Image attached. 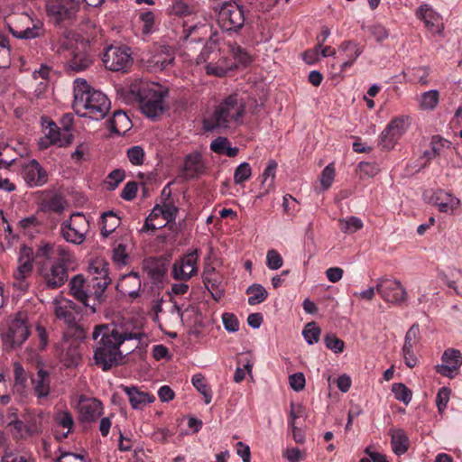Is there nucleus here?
I'll return each instance as SVG.
<instances>
[{
  "label": "nucleus",
  "mask_w": 462,
  "mask_h": 462,
  "mask_svg": "<svg viewBox=\"0 0 462 462\" xmlns=\"http://www.w3.org/2000/svg\"><path fill=\"white\" fill-rule=\"evenodd\" d=\"M102 235L107 237L120 225V217L113 211H106L101 215Z\"/></svg>",
  "instance_id": "41"
},
{
  "label": "nucleus",
  "mask_w": 462,
  "mask_h": 462,
  "mask_svg": "<svg viewBox=\"0 0 462 462\" xmlns=\"http://www.w3.org/2000/svg\"><path fill=\"white\" fill-rule=\"evenodd\" d=\"M420 332L418 324H413L406 332L403 346L413 348L420 341Z\"/></svg>",
  "instance_id": "55"
},
{
  "label": "nucleus",
  "mask_w": 462,
  "mask_h": 462,
  "mask_svg": "<svg viewBox=\"0 0 462 462\" xmlns=\"http://www.w3.org/2000/svg\"><path fill=\"white\" fill-rule=\"evenodd\" d=\"M249 305H256L264 301L268 296V292L265 288L258 283H254L246 289Z\"/></svg>",
  "instance_id": "44"
},
{
  "label": "nucleus",
  "mask_w": 462,
  "mask_h": 462,
  "mask_svg": "<svg viewBox=\"0 0 462 462\" xmlns=\"http://www.w3.org/2000/svg\"><path fill=\"white\" fill-rule=\"evenodd\" d=\"M45 137L39 142L41 148H46L49 144L59 147L69 144L73 139L69 125L59 128L55 123L49 122L44 128Z\"/></svg>",
  "instance_id": "15"
},
{
  "label": "nucleus",
  "mask_w": 462,
  "mask_h": 462,
  "mask_svg": "<svg viewBox=\"0 0 462 462\" xmlns=\"http://www.w3.org/2000/svg\"><path fill=\"white\" fill-rule=\"evenodd\" d=\"M32 383L33 392L38 398H46L50 394V374L43 368L38 370L36 377L32 380Z\"/></svg>",
  "instance_id": "31"
},
{
  "label": "nucleus",
  "mask_w": 462,
  "mask_h": 462,
  "mask_svg": "<svg viewBox=\"0 0 462 462\" xmlns=\"http://www.w3.org/2000/svg\"><path fill=\"white\" fill-rule=\"evenodd\" d=\"M79 3L77 0H48L46 10L57 23L71 19L78 13Z\"/></svg>",
  "instance_id": "17"
},
{
  "label": "nucleus",
  "mask_w": 462,
  "mask_h": 462,
  "mask_svg": "<svg viewBox=\"0 0 462 462\" xmlns=\"http://www.w3.org/2000/svg\"><path fill=\"white\" fill-rule=\"evenodd\" d=\"M441 361L442 364L435 366L436 372L448 378H454L462 365V355L459 350L449 348L442 354Z\"/></svg>",
  "instance_id": "18"
},
{
  "label": "nucleus",
  "mask_w": 462,
  "mask_h": 462,
  "mask_svg": "<svg viewBox=\"0 0 462 462\" xmlns=\"http://www.w3.org/2000/svg\"><path fill=\"white\" fill-rule=\"evenodd\" d=\"M122 390L128 397V402L133 410L142 411L147 405L152 403L155 401L154 395L148 392L142 391L140 388L134 385H122Z\"/></svg>",
  "instance_id": "22"
},
{
  "label": "nucleus",
  "mask_w": 462,
  "mask_h": 462,
  "mask_svg": "<svg viewBox=\"0 0 462 462\" xmlns=\"http://www.w3.org/2000/svg\"><path fill=\"white\" fill-rule=\"evenodd\" d=\"M159 218H163V211L161 208V205H156L146 217L145 223L142 227V232L154 231L164 227L165 223H154V221H157Z\"/></svg>",
  "instance_id": "42"
},
{
  "label": "nucleus",
  "mask_w": 462,
  "mask_h": 462,
  "mask_svg": "<svg viewBox=\"0 0 462 462\" xmlns=\"http://www.w3.org/2000/svg\"><path fill=\"white\" fill-rule=\"evenodd\" d=\"M302 335L309 345H313L319 341L320 329L314 322L308 323L302 331Z\"/></svg>",
  "instance_id": "52"
},
{
  "label": "nucleus",
  "mask_w": 462,
  "mask_h": 462,
  "mask_svg": "<svg viewBox=\"0 0 462 462\" xmlns=\"http://www.w3.org/2000/svg\"><path fill=\"white\" fill-rule=\"evenodd\" d=\"M449 398L450 390L448 387H442L439 390L436 396V404L440 413L446 410Z\"/></svg>",
  "instance_id": "60"
},
{
  "label": "nucleus",
  "mask_w": 462,
  "mask_h": 462,
  "mask_svg": "<svg viewBox=\"0 0 462 462\" xmlns=\"http://www.w3.org/2000/svg\"><path fill=\"white\" fill-rule=\"evenodd\" d=\"M196 11L195 5L189 0H174L168 8L169 14L179 17L191 15Z\"/></svg>",
  "instance_id": "39"
},
{
  "label": "nucleus",
  "mask_w": 462,
  "mask_h": 462,
  "mask_svg": "<svg viewBox=\"0 0 462 462\" xmlns=\"http://www.w3.org/2000/svg\"><path fill=\"white\" fill-rule=\"evenodd\" d=\"M42 274L51 288H58L67 281L66 266L61 263H53L50 266L43 265Z\"/></svg>",
  "instance_id": "24"
},
{
  "label": "nucleus",
  "mask_w": 462,
  "mask_h": 462,
  "mask_svg": "<svg viewBox=\"0 0 462 462\" xmlns=\"http://www.w3.org/2000/svg\"><path fill=\"white\" fill-rule=\"evenodd\" d=\"M223 325L228 332H236L239 329V322L236 317L231 313H224L222 316Z\"/></svg>",
  "instance_id": "62"
},
{
  "label": "nucleus",
  "mask_w": 462,
  "mask_h": 462,
  "mask_svg": "<svg viewBox=\"0 0 462 462\" xmlns=\"http://www.w3.org/2000/svg\"><path fill=\"white\" fill-rule=\"evenodd\" d=\"M7 427L12 435L16 439H27L30 437L27 424L18 419L8 420Z\"/></svg>",
  "instance_id": "45"
},
{
  "label": "nucleus",
  "mask_w": 462,
  "mask_h": 462,
  "mask_svg": "<svg viewBox=\"0 0 462 462\" xmlns=\"http://www.w3.org/2000/svg\"><path fill=\"white\" fill-rule=\"evenodd\" d=\"M33 253L28 246H22L18 256L17 275L29 277L32 272Z\"/></svg>",
  "instance_id": "32"
},
{
  "label": "nucleus",
  "mask_w": 462,
  "mask_h": 462,
  "mask_svg": "<svg viewBox=\"0 0 462 462\" xmlns=\"http://www.w3.org/2000/svg\"><path fill=\"white\" fill-rule=\"evenodd\" d=\"M324 343L327 348L333 351L335 354L342 353L345 348V343L333 334L327 335L324 337Z\"/></svg>",
  "instance_id": "56"
},
{
  "label": "nucleus",
  "mask_w": 462,
  "mask_h": 462,
  "mask_svg": "<svg viewBox=\"0 0 462 462\" xmlns=\"http://www.w3.org/2000/svg\"><path fill=\"white\" fill-rule=\"evenodd\" d=\"M411 125L409 116H400L392 119L380 134L378 145L383 150H392L404 135Z\"/></svg>",
  "instance_id": "6"
},
{
  "label": "nucleus",
  "mask_w": 462,
  "mask_h": 462,
  "mask_svg": "<svg viewBox=\"0 0 462 462\" xmlns=\"http://www.w3.org/2000/svg\"><path fill=\"white\" fill-rule=\"evenodd\" d=\"M245 11L235 1L223 4L218 12V23L226 31H237L245 24Z\"/></svg>",
  "instance_id": "9"
},
{
  "label": "nucleus",
  "mask_w": 462,
  "mask_h": 462,
  "mask_svg": "<svg viewBox=\"0 0 462 462\" xmlns=\"http://www.w3.org/2000/svg\"><path fill=\"white\" fill-rule=\"evenodd\" d=\"M173 310L176 311L182 323L192 326L200 322V314L198 307L195 305H189L182 310L177 304H174Z\"/></svg>",
  "instance_id": "36"
},
{
  "label": "nucleus",
  "mask_w": 462,
  "mask_h": 462,
  "mask_svg": "<svg viewBox=\"0 0 462 462\" xmlns=\"http://www.w3.org/2000/svg\"><path fill=\"white\" fill-rule=\"evenodd\" d=\"M9 31L14 37L21 40H32L42 32V23L33 21L27 14H21L15 27L9 26Z\"/></svg>",
  "instance_id": "16"
},
{
  "label": "nucleus",
  "mask_w": 462,
  "mask_h": 462,
  "mask_svg": "<svg viewBox=\"0 0 462 462\" xmlns=\"http://www.w3.org/2000/svg\"><path fill=\"white\" fill-rule=\"evenodd\" d=\"M339 224L340 229L346 234H354L364 226L361 218L354 216L339 219Z\"/></svg>",
  "instance_id": "46"
},
{
  "label": "nucleus",
  "mask_w": 462,
  "mask_h": 462,
  "mask_svg": "<svg viewBox=\"0 0 462 462\" xmlns=\"http://www.w3.org/2000/svg\"><path fill=\"white\" fill-rule=\"evenodd\" d=\"M283 264L282 255L274 249H271L266 254V266L273 271L280 269Z\"/></svg>",
  "instance_id": "57"
},
{
  "label": "nucleus",
  "mask_w": 462,
  "mask_h": 462,
  "mask_svg": "<svg viewBox=\"0 0 462 462\" xmlns=\"http://www.w3.org/2000/svg\"><path fill=\"white\" fill-rule=\"evenodd\" d=\"M141 288L140 277L137 273H131L125 274L117 283V289L124 294L131 297L137 296V291Z\"/></svg>",
  "instance_id": "33"
},
{
  "label": "nucleus",
  "mask_w": 462,
  "mask_h": 462,
  "mask_svg": "<svg viewBox=\"0 0 462 462\" xmlns=\"http://www.w3.org/2000/svg\"><path fill=\"white\" fill-rule=\"evenodd\" d=\"M93 62L92 56L85 50L82 44L81 48L77 47L71 52V58L67 62V69L72 71H82L88 69Z\"/></svg>",
  "instance_id": "27"
},
{
  "label": "nucleus",
  "mask_w": 462,
  "mask_h": 462,
  "mask_svg": "<svg viewBox=\"0 0 462 462\" xmlns=\"http://www.w3.org/2000/svg\"><path fill=\"white\" fill-rule=\"evenodd\" d=\"M199 253L192 250L176 260L172 264L171 275L175 280L189 281L198 272Z\"/></svg>",
  "instance_id": "13"
},
{
  "label": "nucleus",
  "mask_w": 462,
  "mask_h": 462,
  "mask_svg": "<svg viewBox=\"0 0 462 462\" xmlns=\"http://www.w3.org/2000/svg\"><path fill=\"white\" fill-rule=\"evenodd\" d=\"M429 200L435 205L440 212L448 214L453 213L460 204L459 199L443 189L434 190L429 198Z\"/></svg>",
  "instance_id": "21"
},
{
  "label": "nucleus",
  "mask_w": 462,
  "mask_h": 462,
  "mask_svg": "<svg viewBox=\"0 0 462 462\" xmlns=\"http://www.w3.org/2000/svg\"><path fill=\"white\" fill-rule=\"evenodd\" d=\"M205 168L202 155L199 152H192L186 155L181 171L186 178L192 179L203 174Z\"/></svg>",
  "instance_id": "26"
},
{
  "label": "nucleus",
  "mask_w": 462,
  "mask_h": 462,
  "mask_svg": "<svg viewBox=\"0 0 462 462\" xmlns=\"http://www.w3.org/2000/svg\"><path fill=\"white\" fill-rule=\"evenodd\" d=\"M101 336L94 353L96 364L103 370H108L119 364L123 357L120 346L129 340L140 341L143 334L130 322L111 323L96 326L92 337L97 340Z\"/></svg>",
  "instance_id": "1"
},
{
  "label": "nucleus",
  "mask_w": 462,
  "mask_h": 462,
  "mask_svg": "<svg viewBox=\"0 0 462 462\" xmlns=\"http://www.w3.org/2000/svg\"><path fill=\"white\" fill-rule=\"evenodd\" d=\"M335 178V168L332 164L327 165L320 175V184L323 190L329 189L334 181Z\"/></svg>",
  "instance_id": "58"
},
{
  "label": "nucleus",
  "mask_w": 462,
  "mask_h": 462,
  "mask_svg": "<svg viewBox=\"0 0 462 462\" xmlns=\"http://www.w3.org/2000/svg\"><path fill=\"white\" fill-rule=\"evenodd\" d=\"M73 109L79 116L99 121L105 118L110 109L107 97L92 88L82 78L73 82Z\"/></svg>",
  "instance_id": "2"
},
{
  "label": "nucleus",
  "mask_w": 462,
  "mask_h": 462,
  "mask_svg": "<svg viewBox=\"0 0 462 462\" xmlns=\"http://www.w3.org/2000/svg\"><path fill=\"white\" fill-rule=\"evenodd\" d=\"M376 291L385 302L392 304H401L407 298V291L396 279H379L376 283Z\"/></svg>",
  "instance_id": "12"
},
{
  "label": "nucleus",
  "mask_w": 462,
  "mask_h": 462,
  "mask_svg": "<svg viewBox=\"0 0 462 462\" xmlns=\"http://www.w3.org/2000/svg\"><path fill=\"white\" fill-rule=\"evenodd\" d=\"M229 47L233 61L236 64V67L238 65L247 66L251 63V56L242 47L236 44H231Z\"/></svg>",
  "instance_id": "47"
},
{
  "label": "nucleus",
  "mask_w": 462,
  "mask_h": 462,
  "mask_svg": "<svg viewBox=\"0 0 462 462\" xmlns=\"http://www.w3.org/2000/svg\"><path fill=\"white\" fill-rule=\"evenodd\" d=\"M365 453L368 457H362L359 462H388L384 454L373 450L371 447H366Z\"/></svg>",
  "instance_id": "63"
},
{
  "label": "nucleus",
  "mask_w": 462,
  "mask_h": 462,
  "mask_svg": "<svg viewBox=\"0 0 462 462\" xmlns=\"http://www.w3.org/2000/svg\"><path fill=\"white\" fill-rule=\"evenodd\" d=\"M277 167L278 164L276 161L273 159L268 161L265 169L260 176L261 189L263 191H261L257 196L258 199L263 198L274 189Z\"/></svg>",
  "instance_id": "29"
},
{
  "label": "nucleus",
  "mask_w": 462,
  "mask_h": 462,
  "mask_svg": "<svg viewBox=\"0 0 462 462\" xmlns=\"http://www.w3.org/2000/svg\"><path fill=\"white\" fill-rule=\"evenodd\" d=\"M298 204V200L290 194H286L282 198V208L288 216H295L299 212Z\"/></svg>",
  "instance_id": "59"
},
{
  "label": "nucleus",
  "mask_w": 462,
  "mask_h": 462,
  "mask_svg": "<svg viewBox=\"0 0 462 462\" xmlns=\"http://www.w3.org/2000/svg\"><path fill=\"white\" fill-rule=\"evenodd\" d=\"M23 177L30 187H38L45 184L48 180L45 170L36 160L29 161L23 169Z\"/></svg>",
  "instance_id": "23"
},
{
  "label": "nucleus",
  "mask_w": 462,
  "mask_h": 462,
  "mask_svg": "<svg viewBox=\"0 0 462 462\" xmlns=\"http://www.w3.org/2000/svg\"><path fill=\"white\" fill-rule=\"evenodd\" d=\"M54 421L58 427L66 430L62 433L60 439H65L72 431L74 426V419L70 411L67 409L59 410L54 414Z\"/></svg>",
  "instance_id": "38"
},
{
  "label": "nucleus",
  "mask_w": 462,
  "mask_h": 462,
  "mask_svg": "<svg viewBox=\"0 0 462 462\" xmlns=\"http://www.w3.org/2000/svg\"><path fill=\"white\" fill-rule=\"evenodd\" d=\"M282 456L288 462H300L304 458V452L299 448H288L283 450Z\"/></svg>",
  "instance_id": "64"
},
{
  "label": "nucleus",
  "mask_w": 462,
  "mask_h": 462,
  "mask_svg": "<svg viewBox=\"0 0 462 462\" xmlns=\"http://www.w3.org/2000/svg\"><path fill=\"white\" fill-rule=\"evenodd\" d=\"M69 284L71 294L89 308L91 313H95L103 298H97L92 292L90 282L86 280L83 275H76L71 279Z\"/></svg>",
  "instance_id": "10"
},
{
  "label": "nucleus",
  "mask_w": 462,
  "mask_h": 462,
  "mask_svg": "<svg viewBox=\"0 0 462 462\" xmlns=\"http://www.w3.org/2000/svg\"><path fill=\"white\" fill-rule=\"evenodd\" d=\"M30 335L23 313L12 320L8 331L3 335L4 344L11 348L21 346Z\"/></svg>",
  "instance_id": "14"
},
{
  "label": "nucleus",
  "mask_w": 462,
  "mask_h": 462,
  "mask_svg": "<svg viewBox=\"0 0 462 462\" xmlns=\"http://www.w3.org/2000/svg\"><path fill=\"white\" fill-rule=\"evenodd\" d=\"M252 176V169L248 162L240 163L234 172V182L237 185L243 184Z\"/></svg>",
  "instance_id": "49"
},
{
  "label": "nucleus",
  "mask_w": 462,
  "mask_h": 462,
  "mask_svg": "<svg viewBox=\"0 0 462 462\" xmlns=\"http://www.w3.org/2000/svg\"><path fill=\"white\" fill-rule=\"evenodd\" d=\"M132 92L146 117L155 119L166 111L165 98L169 94L167 87L153 81H141L139 87H133Z\"/></svg>",
  "instance_id": "4"
},
{
  "label": "nucleus",
  "mask_w": 462,
  "mask_h": 462,
  "mask_svg": "<svg viewBox=\"0 0 462 462\" xmlns=\"http://www.w3.org/2000/svg\"><path fill=\"white\" fill-rule=\"evenodd\" d=\"M210 150L215 153L225 154L228 157H235L239 152L237 147L231 146V143L226 137L222 136H219L211 142Z\"/></svg>",
  "instance_id": "37"
},
{
  "label": "nucleus",
  "mask_w": 462,
  "mask_h": 462,
  "mask_svg": "<svg viewBox=\"0 0 462 462\" xmlns=\"http://www.w3.org/2000/svg\"><path fill=\"white\" fill-rule=\"evenodd\" d=\"M136 25L143 34L148 35L153 33L157 30L153 12L149 9L139 10Z\"/></svg>",
  "instance_id": "34"
},
{
  "label": "nucleus",
  "mask_w": 462,
  "mask_h": 462,
  "mask_svg": "<svg viewBox=\"0 0 462 462\" xmlns=\"http://www.w3.org/2000/svg\"><path fill=\"white\" fill-rule=\"evenodd\" d=\"M416 101L420 110L433 111L439 103V91L437 89L424 91L416 97Z\"/></svg>",
  "instance_id": "35"
},
{
  "label": "nucleus",
  "mask_w": 462,
  "mask_h": 462,
  "mask_svg": "<svg viewBox=\"0 0 462 462\" xmlns=\"http://www.w3.org/2000/svg\"><path fill=\"white\" fill-rule=\"evenodd\" d=\"M125 172L124 170L116 169L112 171L106 177L105 184L108 190H115L125 180Z\"/></svg>",
  "instance_id": "50"
},
{
  "label": "nucleus",
  "mask_w": 462,
  "mask_h": 462,
  "mask_svg": "<svg viewBox=\"0 0 462 462\" xmlns=\"http://www.w3.org/2000/svg\"><path fill=\"white\" fill-rule=\"evenodd\" d=\"M54 313L58 319L62 320L67 325L74 324L75 318L73 314V303L63 296H57L53 300Z\"/></svg>",
  "instance_id": "28"
},
{
  "label": "nucleus",
  "mask_w": 462,
  "mask_h": 462,
  "mask_svg": "<svg viewBox=\"0 0 462 462\" xmlns=\"http://www.w3.org/2000/svg\"><path fill=\"white\" fill-rule=\"evenodd\" d=\"M173 61V57L171 54H167L164 58L161 56H153L152 60V69L154 71L163 70Z\"/></svg>",
  "instance_id": "61"
},
{
  "label": "nucleus",
  "mask_w": 462,
  "mask_h": 462,
  "mask_svg": "<svg viewBox=\"0 0 462 462\" xmlns=\"http://www.w3.org/2000/svg\"><path fill=\"white\" fill-rule=\"evenodd\" d=\"M198 64H204L208 75L223 77L233 70L236 64L222 51L216 42H207L197 57Z\"/></svg>",
  "instance_id": "5"
},
{
  "label": "nucleus",
  "mask_w": 462,
  "mask_h": 462,
  "mask_svg": "<svg viewBox=\"0 0 462 462\" xmlns=\"http://www.w3.org/2000/svg\"><path fill=\"white\" fill-rule=\"evenodd\" d=\"M144 156L145 152L139 145H134L127 150V158L134 166H141L143 163Z\"/></svg>",
  "instance_id": "53"
},
{
  "label": "nucleus",
  "mask_w": 462,
  "mask_h": 462,
  "mask_svg": "<svg viewBox=\"0 0 462 462\" xmlns=\"http://www.w3.org/2000/svg\"><path fill=\"white\" fill-rule=\"evenodd\" d=\"M453 152H455V147L451 142L440 136H433L430 142V151L424 152V156L432 159Z\"/></svg>",
  "instance_id": "30"
},
{
  "label": "nucleus",
  "mask_w": 462,
  "mask_h": 462,
  "mask_svg": "<svg viewBox=\"0 0 462 462\" xmlns=\"http://www.w3.org/2000/svg\"><path fill=\"white\" fill-rule=\"evenodd\" d=\"M338 52L343 59L339 66L340 70L344 71L355 64L358 57L362 54L363 49L356 42L346 41L339 45Z\"/></svg>",
  "instance_id": "25"
},
{
  "label": "nucleus",
  "mask_w": 462,
  "mask_h": 462,
  "mask_svg": "<svg viewBox=\"0 0 462 462\" xmlns=\"http://www.w3.org/2000/svg\"><path fill=\"white\" fill-rule=\"evenodd\" d=\"M44 418L43 412H39L37 414H34L31 417L30 420L28 421V430L30 437L33 435H38L42 431V420Z\"/></svg>",
  "instance_id": "54"
},
{
  "label": "nucleus",
  "mask_w": 462,
  "mask_h": 462,
  "mask_svg": "<svg viewBox=\"0 0 462 462\" xmlns=\"http://www.w3.org/2000/svg\"><path fill=\"white\" fill-rule=\"evenodd\" d=\"M88 230V220L81 213H73L69 220L61 224L63 238L71 244L80 245L85 241Z\"/></svg>",
  "instance_id": "8"
},
{
  "label": "nucleus",
  "mask_w": 462,
  "mask_h": 462,
  "mask_svg": "<svg viewBox=\"0 0 462 462\" xmlns=\"http://www.w3.org/2000/svg\"><path fill=\"white\" fill-rule=\"evenodd\" d=\"M102 60L105 67L113 71H125L133 63L130 49L125 46H109Z\"/></svg>",
  "instance_id": "11"
},
{
  "label": "nucleus",
  "mask_w": 462,
  "mask_h": 462,
  "mask_svg": "<svg viewBox=\"0 0 462 462\" xmlns=\"http://www.w3.org/2000/svg\"><path fill=\"white\" fill-rule=\"evenodd\" d=\"M245 104L237 94H233L220 101L213 112L203 120L206 131L236 128L244 123Z\"/></svg>",
  "instance_id": "3"
},
{
  "label": "nucleus",
  "mask_w": 462,
  "mask_h": 462,
  "mask_svg": "<svg viewBox=\"0 0 462 462\" xmlns=\"http://www.w3.org/2000/svg\"><path fill=\"white\" fill-rule=\"evenodd\" d=\"M392 392L396 400L409 404L411 401L412 393L411 391L402 383H395L392 385Z\"/></svg>",
  "instance_id": "48"
},
{
  "label": "nucleus",
  "mask_w": 462,
  "mask_h": 462,
  "mask_svg": "<svg viewBox=\"0 0 462 462\" xmlns=\"http://www.w3.org/2000/svg\"><path fill=\"white\" fill-rule=\"evenodd\" d=\"M416 16L421 20L427 29L435 34L442 32L444 26L440 15L428 4L420 5L416 10Z\"/></svg>",
  "instance_id": "19"
},
{
  "label": "nucleus",
  "mask_w": 462,
  "mask_h": 462,
  "mask_svg": "<svg viewBox=\"0 0 462 462\" xmlns=\"http://www.w3.org/2000/svg\"><path fill=\"white\" fill-rule=\"evenodd\" d=\"M10 63V47L7 37L0 32V68H5Z\"/></svg>",
  "instance_id": "51"
},
{
  "label": "nucleus",
  "mask_w": 462,
  "mask_h": 462,
  "mask_svg": "<svg viewBox=\"0 0 462 462\" xmlns=\"http://www.w3.org/2000/svg\"><path fill=\"white\" fill-rule=\"evenodd\" d=\"M130 126V121L126 114L123 111H116L113 118L110 120V129L112 132L122 134L125 133Z\"/></svg>",
  "instance_id": "43"
},
{
  "label": "nucleus",
  "mask_w": 462,
  "mask_h": 462,
  "mask_svg": "<svg viewBox=\"0 0 462 462\" xmlns=\"http://www.w3.org/2000/svg\"><path fill=\"white\" fill-rule=\"evenodd\" d=\"M79 418L82 421H94L103 413V405L96 398L80 396L78 404Z\"/></svg>",
  "instance_id": "20"
},
{
  "label": "nucleus",
  "mask_w": 462,
  "mask_h": 462,
  "mask_svg": "<svg viewBox=\"0 0 462 462\" xmlns=\"http://www.w3.org/2000/svg\"><path fill=\"white\" fill-rule=\"evenodd\" d=\"M391 443L396 455H402L408 450L409 439L402 430H394L391 433Z\"/></svg>",
  "instance_id": "40"
},
{
  "label": "nucleus",
  "mask_w": 462,
  "mask_h": 462,
  "mask_svg": "<svg viewBox=\"0 0 462 462\" xmlns=\"http://www.w3.org/2000/svg\"><path fill=\"white\" fill-rule=\"evenodd\" d=\"M88 272L90 276L88 281L92 284V292L97 298H103L106 289L111 282L108 263L102 257H96L89 262Z\"/></svg>",
  "instance_id": "7"
}]
</instances>
